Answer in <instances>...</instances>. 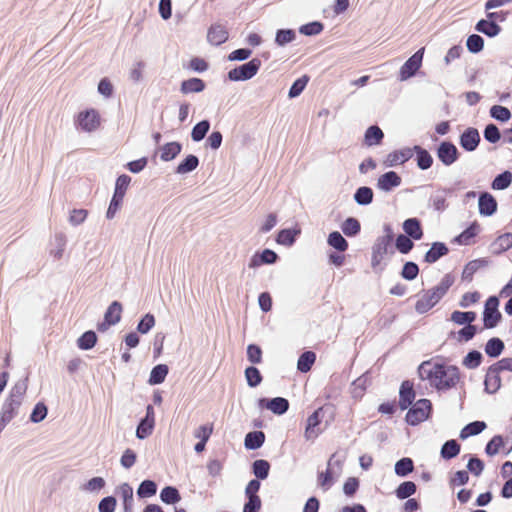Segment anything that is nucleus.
<instances>
[{"label":"nucleus","instance_id":"obj_45","mask_svg":"<svg viewBox=\"0 0 512 512\" xmlns=\"http://www.w3.org/2000/svg\"><path fill=\"white\" fill-rule=\"evenodd\" d=\"M340 228L345 236L353 238L360 234L361 223L356 217L350 216L341 223Z\"/></svg>","mask_w":512,"mask_h":512},{"label":"nucleus","instance_id":"obj_15","mask_svg":"<svg viewBox=\"0 0 512 512\" xmlns=\"http://www.w3.org/2000/svg\"><path fill=\"white\" fill-rule=\"evenodd\" d=\"M302 233V229L298 223H296L292 227L282 228L278 230L275 236V242L278 245H282L285 247L293 246L297 239L300 237Z\"/></svg>","mask_w":512,"mask_h":512},{"label":"nucleus","instance_id":"obj_48","mask_svg":"<svg viewBox=\"0 0 512 512\" xmlns=\"http://www.w3.org/2000/svg\"><path fill=\"white\" fill-rule=\"evenodd\" d=\"M477 313L475 311H460L455 310L451 313L450 320L462 326L473 325L472 323L476 320Z\"/></svg>","mask_w":512,"mask_h":512},{"label":"nucleus","instance_id":"obj_57","mask_svg":"<svg viewBox=\"0 0 512 512\" xmlns=\"http://www.w3.org/2000/svg\"><path fill=\"white\" fill-rule=\"evenodd\" d=\"M244 376L247 382V385L250 388H256L263 381V376L260 370L255 365L247 366L244 370Z\"/></svg>","mask_w":512,"mask_h":512},{"label":"nucleus","instance_id":"obj_37","mask_svg":"<svg viewBox=\"0 0 512 512\" xmlns=\"http://www.w3.org/2000/svg\"><path fill=\"white\" fill-rule=\"evenodd\" d=\"M460 451V443L456 439H449L442 444L440 457L445 461H449L456 458L460 454Z\"/></svg>","mask_w":512,"mask_h":512},{"label":"nucleus","instance_id":"obj_34","mask_svg":"<svg viewBox=\"0 0 512 512\" xmlns=\"http://www.w3.org/2000/svg\"><path fill=\"white\" fill-rule=\"evenodd\" d=\"M28 382L29 374H27L24 378L19 379L17 382L14 383L6 398L9 400H15L22 404L23 398L28 389Z\"/></svg>","mask_w":512,"mask_h":512},{"label":"nucleus","instance_id":"obj_6","mask_svg":"<svg viewBox=\"0 0 512 512\" xmlns=\"http://www.w3.org/2000/svg\"><path fill=\"white\" fill-rule=\"evenodd\" d=\"M437 159L446 167L453 165L461 156L457 146L448 139L442 140L435 147Z\"/></svg>","mask_w":512,"mask_h":512},{"label":"nucleus","instance_id":"obj_7","mask_svg":"<svg viewBox=\"0 0 512 512\" xmlns=\"http://www.w3.org/2000/svg\"><path fill=\"white\" fill-rule=\"evenodd\" d=\"M424 51V47L418 49L403 63L398 72V79L400 81H406L417 74L422 66Z\"/></svg>","mask_w":512,"mask_h":512},{"label":"nucleus","instance_id":"obj_28","mask_svg":"<svg viewBox=\"0 0 512 512\" xmlns=\"http://www.w3.org/2000/svg\"><path fill=\"white\" fill-rule=\"evenodd\" d=\"M384 137L383 130L377 124L370 125L364 132L363 144L367 147L379 146Z\"/></svg>","mask_w":512,"mask_h":512},{"label":"nucleus","instance_id":"obj_22","mask_svg":"<svg viewBox=\"0 0 512 512\" xmlns=\"http://www.w3.org/2000/svg\"><path fill=\"white\" fill-rule=\"evenodd\" d=\"M402 228L404 235L414 239L415 241L421 240L424 236L421 220L417 217H411L404 220Z\"/></svg>","mask_w":512,"mask_h":512},{"label":"nucleus","instance_id":"obj_19","mask_svg":"<svg viewBox=\"0 0 512 512\" xmlns=\"http://www.w3.org/2000/svg\"><path fill=\"white\" fill-rule=\"evenodd\" d=\"M481 230V226L477 220L469 223V225L458 235L452 239V243L460 246H468L472 239L475 238Z\"/></svg>","mask_w":512,"mask_h":512},{"label":"nucleus","instance_id":"obj_35","mask_svg":"<svg viewBox=\"0 0 512 512\" xmlns=\"http://www.w3.org/2000/svg\"><path fill=\"white\" fill-rule=\"evenodd\" d=\"M265 433L261 430H254L250 431L245 435L244 438V447L247 450H258L260 449L264 443H265Z\"/></svg>","mask_w":512,"mask_h":512},{"label":"nucleus","instance_id":"obj_16","mask_svg":"<svg viewBox=\"0 0 512 512\" xmlns=\"http://www.w3.org/2000/svg\"><path fill=\"white\" fill-rule=\"evenodd\" d=\"M21 405L22 404L15 400L5 399L0 411V433L5 429L7 424L18 415Z\"/></svg>","mask_w":512,"mask_h":512},{"label":"nucleus","instance_id":"obj_59","mask_svg":"<svg viewBox=\"0 0 512 512\" xmlns=\"http://www.w3.org/2000/svg\"><path fill=\"white\" fill-rule=\"evenodd\" d=\"M465 457H468L466 471L476 477H479L485 469V462L475 454H467Z\"/></svg>","mask_w":512,"mask_h":512},{"label":"nucleus","instance_id":"obj_14","mask_svg":"<svg viewBox=\"0 0 512 512\" xmlns=\"http://www.w3.org/2000/svg\"><path fill=\"white\" fill-rule=\"evenodd\" d=\"M498 209L496 198L488 191L478 193V211L483 217L493 216Z\"/></svg>","mask_w":512,"mask_h":512},{"label":"nucleus","instance_id":"obj_49","mask_svg":"<svg viewBox=\"0 0 512 512\" xmlns=\"http://www.w3.org/2000/svg\"><path fill=\"white\" fill-rule=\"evenodd\" d=\"M97 341V333L94 330H87L79 336L76 344L80 350L88 351L95 347Z\"/></svg>","mask_w":512,"mask_h":512},{"label":"nucleus","instance_id":"obj_46","mask_svg":"<svg viewBox=\"0 0 512 512\" xmlns=\"http://www.w3.org/2000/svg\"><path fill=\"white\" fill-rule=\"evenodd\" d=\"M353 199L359 206H368L374 199L373 189L369 186H360L355 190Z\"/></svg>","mask_w":512,"mask_h":512},{"label":"nucleus","instance_id":"obj_27","mask_svg":"<svg viewBox=\"0 0 512 512\" xmlns=\"http://www.w3.org/2000/svg\"><path fill=\"white\" fill-rule=\"evenodd\" d=\"M474 29L478 33H482L488 38H494L498 36L502 31V27L498 23L488 19L487 17L486 19L482 18L478 20L477 23L475 24Z\"/></svg>","mask_w":512,"mask_h":512},{"label":"nucleus","instance_id":"obj_64","mask_svg":"<svg viewBox=\"0 0 512 512\" xmlns=\"http://www.w3.org/2000/svg\"><path fill=\"white\" fill-rule=\"evenodd\" d=\"M489 115L500 123H507L512 117L511 111L502 105L491 106L489 109Z\"/></svg>","mask_w":512,"mask_h":512},{"label":"nucleus","instance_id":"obj_30","mask_svg":"<svg viewBox=\"0 0 512 512\" xmlns=\"http://www.w3.org/2000/svg\"><path fill=\"white\" fill-rule=\"evenodd\" d=\"M206 89V82L198 77H191L181 81L180 92L184 95L201 93Z\"/></svg>","mask_w":512,"mask_h":512},{"label":"nucleus","instance_id":"obj_58","mask_svg":"<svg viewBox=\"0 0 512 512\" xmlns=\"http://www.w3.org/2000/svg\"><path fill=\"white\" fill-rule=\"evenodd\" d=\"M122 311V303L120 301L114 300L107 307L103 317L109 321L114 320L112 323L116 325L121 321Z\"/></svg>","mask_w":512,"mask_h":512},{"label":"nucleus","instance_id":"obj_47","mask_svg":"<svg viewBox=\"0 0 512 512\" xmlns=\"http://www.w3.org/2000/svg\"><path fill=\"white\" fill-rule=\"evenodd\" d=\"M296 31L292 28H280L275 32L274 42L278 47H285L296 40Z\"/></svg>","mask_w":512,"mask_h":512},{"label":"nucleus","instance_id":"obj_50","mask_svg":"<svg viewBox=\"0 0 512 512\" xmlns=\"http://www.w3.org/2000/svg\"><path fill=\"white\" fill-rule=\"evenodd\" d=\"M211 128V122L209 119H203L199 122H197L190 133L191 139L193 142H201L206 135L208 134L209 130Z\"/></svg>","mask_w":512,"mask_h":512},{"label":"nucleus","instance_id":"obj_41","mask_svg":"<svg viewBox=\"0 0 512 512\" xmlns=\"http://www.w3.org/2000/svg\"><path fill=\"white\" fill-rule=\"evenodd\" d=\"M317 355L312 350H305L302 352L297 360V370L300 373H307L311 370L316 362Z\"/></svg>","mask_w":512,"mask_h":512},{"label":"nucleus","instance_id":"obj_8","mask_svg":"<svg viewBox=\"0 0 512 512\" xmlns=\"http://www.w3.org/2000/svg\"><path fill=\"white\" fill-rule=\"evenodd\" d=\"M155 428V411L152 404L146 406L145 415L140 418L136 426V438L144 440L148 438Z\"/></svg>","mask_w":512,"mask_h":512},{"label":"nucleus","instance_id":"obj_52","mask_svg":"<svg viewBox=\"0 0 512 512\" xmlns=\"http://www.w3.org/2000/svg\"><path fill=\"white\" fill-rule=\"evenodd\" d=\"M157 483L151 479H144L138 486L136 494L139 499L153 497L157 493Z\"/></svg>","mask_w":512,"mask_h":512},{"label":"nucleus","instance_id":"obj_53","mask_svg":"<svg viewBox=\"0 0 512 512\" xmlns=\"http://www.w3.org/2000/svg\"><path fill=\"white\" fill-rule=\"evenodd\" d=\"M414 471V461L410 457H402L396 461L394 465V472L398 477H407Z\"/></svg>","mask_w":512,"mask_h":512},{"label":"nucleus","instance_id":"obj_12","mask_svg":"<svg viewBox=\"0 0 512 512\" xmlns=\"http://www.w3.org/2000/svg\"><path fill=\"white\" fill-rule=\"evenodd\" d=\"M280 259L279 255L270 248L256 251L249 259L248 267L255 269L263 265L275 264Z\"/></svg>","mask_w":512,"mask_h":512},{"label":"nucleus","instance_id":"obj_43","mask_svg":"<svg viewBox=\"0 0 512 512\" xmlns=\"http://www.w3.org/2000/svg\"><path fill=\"white\" fill-rule=\"evenodd\" d=\"M327 244L338 252H346L349 248V243L343 234L337 230L329 233L327 237Z\"/></svg>","mask_w":512,"mask_h":512},{"label":"nucleus","instance_id":"obj_24","mask_svg":"<svg viewBox=\"0 0 512 512\" xmlns=\"http://www.w3.org/2000/svg\"><path fill=\"white\" fill-rule=\"evenodd\" d=\"M483 384L485 393L489 395L497 393L502 386L500 373L495 371L494 368H492L491 366H489L486 371Z\"/></svg>","mask_w":512,"mask_h":512},{"label":"nucleus","instance_id":"obj_61","mask_svg":"<svg viewBox=\"0 0 512 512\" xmlns=\"http://www.w3.org/2000/svg\"><path fill=\"white\" fill-rule=\"evenodd\" d=\"M420 273L419 265L414 261L404 262L399 274L406 281L415 280Z\"/></svg>","mask_w":512,"mask_h":512},{"label":"nucleus","instance_id":"obj_3","mask_svg":"<svg viewBox=\"0 0 512 512\" xmlns=\"http://www.w3.org/2000/svg\"><path fill=\"white\" fill-rule=\"evenodd\" d=\"M404 417L407 425L416 427L430 420L433 416V404L430 399L420 398L408 407Z\"/></svg>","mask_w":512,"mask_h":512},{"label":"nucleus","instance_id":"obj_10","mask_svg":"<svg viewBox=\"0 0 512 512\" xmlns=\"http://www.w3.org/2000/svg\"><path fill=\"white\" fill-rule=\"evenodd\" d=\"M480 142L481 136L475 127H467L459 135V145L465 152H474Z\"/></svg>","mask_w":512,"mask_h":512},{"label":"nucleus","instance_id":"obj_63","mask_svg":"<svg viewBox=\"0 0 512 512\" xmlns=\"http://www.w3.org/2000/svg\"><path fill=\"white\" fill-rule=\"evenodd\" d=\"M428 205L438 213L444 212L449 206L445 194H442L439 189L429 197Z\"/></svg>","mask_w":512,"mask_h":512},{"label":"nucleus","instance_id":"obj_42","mask_svg":"<svg viewBox=\"0 0 512 512\" xmlns=\"http://www.w3.org/2000/svg\"><path fill=\"white\" fill-rule=\"evenodd\" d=\"M504 349L505 344L499 337L490 338L484 346L485 354L492 359L498 358L503 353Z\"/></svg>","mask_w":512,"mask_h":512},{"label":"nucleus","instance_id":"obj_23","mask_svg":"<svg viewBox=\"0 0 512 512\" xmlns=\"http://www.w3.org/2000/svg\"><path fill=\"white\" fill-rule=\"evenodd\" d=\"M490 262L491 261L488 257L477 258L467 262L462 270V280L466 282H471L473 280L475 273L479 269L487 267L490 264Z\"/></svg>","mask_w":512,"mask_h":512},{"label":"nucleus","instance_id":"obj_54","mask_svg":"<svg viewBox=\"0 0 512 512\" xmlns=\"http://www.w3.org/2000/svg\"><path fill=\"white\" fill-rule=\"evenodd\" d=\"M310 81V76L304 74L293 81L289 90H288V98L294 99L299 97L302 92L305 90L306 86Z\"/></svg>","mask_w":512,"mask_h":512},{"label":"nucleus","instance_id":"obj_20","mask_svg":"<svg viewBox=\"0 0 512 512\" xmlns=\"http://www.w3.org/2000/svg\"><path fill=\"white\" fill-rule=\"evenodd\" d=\"M448 253L449 248L445 242L435 241L431 243L430 248L425 252L423 262L427 264H434Z\"/></svg>","mask_w":512,"mask_h":512},{"label":"nucleus","instance_id":"obj_60","mask_svg":"<svg viewBox=\"0 0 512 512\" xmlns=\"http://www.w3.org/2000/svg\"><path fill=\"white\" fill-rule=\"evenodd\" d=\"M483 359V355L480 351L471 349L463 357L462 365L467 369H476L481 365Z\"/></svg>","mask_w":512,"mask_h":512},{"label":"nucleus","instance_id":"obj_39","mask_svg":"<svg viewBox=\"0 0 512 512\" xmlns=\"http://www.w3.org/2000/svg\"><path fill=\"white\" fill-rule=\"evenodd\" d=\"M168 373L167 364H157L151 369L147 383L151 386L160 385L165 381Z\"/></svg>","mask_w":512,"mask_h":512},{"label":"nucleus","instance_id":"obj_56","mask_svg":"<svg viewBox=\"0 0 512 512\" xmlns=\"http://www.w3.org/2000/svg\"><path fill=\"white\" fill-rule=\"evenodd\" d=\"M512 184V172L510 170H504L497 174L491 182V189L493 190H505Z\"/></svg>","mask_w":512,"mask_h":512},{"label":"nucleus","instance_id":"obj_13","mask_svg":"<svg viewBox=\"0 0 512 512\" xmlns=\"http://www.w3.org/2000/svg\"><path fill=\"white\" fill-rule=\"evenodd\" d=\"M402 183V177L394 170H389L377 178L376 187L378 190L389 193Z\"/></svg>","mask_w":512,"mask_h":512},{"label":"nucleus","instance_id":"obj_38","mask_svg":"<svg viewBox=\"0 0 512 512\" xmlns=\"http://www.w3.org/2000/svg\"><path fill=\"white\" fill-rule=\"evenodd\" d=\"M487 428L485 421L475 420L466 424L459 433L461 440H466L469 437L479 435Z\"/></svg>","mask_w":512,"mask_h":512},{"label":"nucleus","instance_id":"obj_40","mask_svg":"<svg viewBox=\"0 0 512 512\" xmlns=\"http://www.w3.org/2000/svg\"><path fill=\"white\" fill-rule=\"evenodd\" d=\"M160 500L166 505H176L182 499L181 494L176 486L167 485L160 491Z\"/></svg>","mask_w":512,"mask_h":512},{"label":"nucleus","instance_id":"obj_17","mask_svg":"<svg viewBox=\"0 0 512 512\" xmlns=\"http://www.w3.org/2000/svg\"><path fill=\"white\" fill-rule=\"evenodd\" d=\"M412 158L411 147L395 149L387 154L383 161L385 167H396L403 165Z\"/></svg>","mask_w":512,"mask_h":512},{"label":"nucleus","instance_id":"obj_25","mask_svg":"<svg viewBox=\"0 0 512 512\" xmlns=\"http://www.w3.org/2000/svg\"><path fill=\"white\" fill-rule=\"evenodd\" d=\"M229 38L227 29L221 24H212L207 31V41L213 46L224 44Z\"/></svg>","mask_w":512,"mask_h":512},{"label":"nucleus","instance_id":"obj_55","mask_svg":"<svg viewBox=\"0 0 512 512\" xmlns=\"http://www.w3.org/2000/svg\"><path fill=\"white\" fill-rule=\"evenodd\" d=\"M417 491V485L413 481H404L400 483L394 490V494L397 499L405 500L414 495Z\"/></svg>","mask_w":512,"mask_h":512},{"label":"nucleus","instance_id":"obj_51","mask_svg":"<svg viewBox=\"0 0 512 512\" xmlns=\"http://www.w3.org/2000/svg\"><path fill=\"white\" fill-rule=\"evenodd\" d=\"M481 332V328L477 325L463 326L457 332L451 331L449 336L457 338L458 342H468L472 340L477 333Z\"/></svg>","mask_w":512,"mask_h":512},{"label":"nucleus","instance_id":"obj_44","mask_svg":"<svg viewBox=\"0 0 512 512\" xmlns=\"http://www.w3.org/2000/svg\"><path fill=\"white\" fill-rule=\"evenodd\" d=\"M502 320V314L499 309L489 310L484 307L482 312L483 329H493L498 326Z\"/></svg>","mask_w":512,"mask_h":512},{"label":"nucleus","instance_id":"obj_2","mask_svg":"<svg viewBox=\"0 0 512 512\" xmlns=\"http://www.w3.org/2000/svg\"><path fill=\"white\" fill-rule=\"evenodd\" d=\"M454 282V275L452 273H446L436 286L422 290V297L415 303V311L419 315L427 313L443 299Z\"/></svg>","mask_w":512,"mask_h":512},{"label":"nucleus","instance_id":"obj_21","mask_svg":"<svg viewBox=\"0 0 512 512\" xmlns=\"http://www.w3.org/2000/svg\"><path fill=\"white\" fill-rule=\"evenodd\" d=\"M412 157L415 156V162L418 169L425 171L432 167L434 159L431 153L420 145L411 147Z\"/></svg>","mask_w":512,"mask_h":512},{"label":"nucleus","instance_id":"obj_26","mask_svg":"<svg viewBox=\"0 0 512 512\" xmlns=\"http://www.w3.org/2000/svg\"><path fill=\"white\" fill-rule=\"evenodd\" d=\"M371 384V374L369 371H366L361 376L356 378L351 383V396L355 400H360L367 389V387Z\"/></svg>","mask_w":512,"mask_h":512},{"label":"nucleus","instance_id":"obj_1","mask_svg":"<svg viewBox=\"0 0 512 512\" xmlns=\"http://www.w3.org/2000/svg\"><path fill=\"white\" fill-rule=\"evenodd\" d=\"M417 374L422 381H428L437 392L451 390L460 381L458 366L434 361L433 359L421 362L417 368Z\"/></svg>","mask_w":512,"mask_h":512},{"label":"nucleus","instance_id":"obj_11","mask_svg":"<svg viewBox=\"0 0 512 512\" xmlns=\"http://www.w3.org/2000/svg\"><path fill=\"white\" fill-rule=\"evenodd\" d=\"M398 406L401 411H405L414 402H416V391L414 389V383L411 380H404L400 384L398 392Z\"/></svg>","mask_w":512,"mask_h":512},{"label":"nucleus","instance_id":"obj_5","mask_svg":"<svg viewBox=\"0 0 512 512\" xmlns=\"http://www.w3.org/2000/svg\"><path fill=\"white\" fill-rule=\"evenodd\" d=\"M101 124V116L98 110L87 108L75 115L74 125L76 129L91 133L96 131Z\"/></svg>","mask_w":512,"mask_h":512},{"label":"nucleus","instance_id":"obj_62","mask_svg":"<svg viewBox=\"0 0 512 512\" xmlns=\"http://www.w3.org/2000/svg\"><path fill=\"white\" fill-rule=\"evenodd\" d=\"M505 446L504 436L500 434L494 435L485 445V453L489 457L497 455L501 448Z\"/></svg>","mask_w":512,"mask_h":512},{"label":"nucleus","instance_id":"obj_32","mask_svg":"<svg viewBox=\"0 0 512 512\" xmlns=\"http://www.w3.org/2000/svg\"><path fill=\"white\" fill-rule=\"evenodd\" d=\"M200 164L198 156L194 154L186 155L174 168V173L178 175H185L193 172Z\"/></svg>","mask_w":512,"mask_h":512},{"label":"nucleus","instance_id":"obj_31","mask_svg":"<svg viewBox=\"0 0 512 512\" xmlns=\"http://www.w3.org/2000/svg\"><path fill=\"white\" fill-rule=\"evenodd\" d=\"M182 149L183 145L179 141L167 142L160 149V159L164 162H170L178 157Z\"/></svg>","mask_w":512,"mask_h":512},{"label":"nucleus","instance_id":"obj_4","mask_svg":"<svg viewBox=\"0 0 512 512\" xmlns=\"http://www.w3.org/2000/svg\"><path fill=\"white\" fill-rule=\"evenodd\" d=\"M262 65L258 57L251 58L247 62L235 66L226 74V80L231 82H244L251 80L257 75Z\"/></svg>","mask_w":512,"mask_h":512},{"label":"nucleus","instance_id":"obj_29","mask_svg":"<svg viewBox=\"0 0 512 512\" xmlns=\"http://www.w3.org/2000/svg\"><path fill=\"white\" fill-rule=\"evenodd\" d=\"M490 250L493 255H501L512 248V233L505 232L499 235L491 244Z\"/></svg>","mask_w":512,"mask_h":512},{"label":"nucleus","instance_id":"obj_9","mask_svg":"<svg viewBox=\"0 0 512 512\" xmlns=\"http://www.w3.org/2000/svg\"><path fill=\"white\" fill-rule=\"evenodd\" d=\"M257 405L261 409L270 410L273 414L277 416H282L289 410L290 403L288 399L284 397H261L257 400Z\"/></svg>","mask_w":512,"mask_h":512},{"label":"nucleus","instance_id":"obj_36","mask_svg":"<svg viewBox=\"0 0 512 512\" xmlns=\"http://www.w3.org/2000/svg\"><path fill=\"white\" fill-rule=\"evenodd\" d=\"M271 464L266 459H256L251 463V473L254 479L259 481L266 480L269 477Z\"/></svg>","mask_w":512,"mask_h":512},{"label":"nucleus","instance_id":"obj_18","mask_svg":"<svg viewBox=\"0 0 512 512\" xmlns=\"http://www.w3.org/2000/svg\"><path fill=\"white\" fill-rule=\"evenodd\" d=\"M323 421V415L320 414L319 409L317 408L310 414L306 420L304 438L307 441H314L321 433L322 430L315 431Z\"/></svg>","mask_w":512,"mask_h":512},{"label":"nucleus","instance_id":"obj_33","mask_svg":"<svg viewBox=\"0 0 512 512\" xmlns=\"http://www.w3.org/2000/svg\"><path fill=\"white\" fill-rule=\"evenodd\" d=\"M28 382L29 374H27L24 378L19 379L17 382L14 383L6 398L9 400H15L22 404L23 398L28 389Z\"/></svg>","mask_w":512,"mask_h":512}]
</instances>
